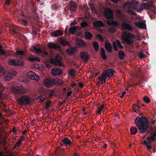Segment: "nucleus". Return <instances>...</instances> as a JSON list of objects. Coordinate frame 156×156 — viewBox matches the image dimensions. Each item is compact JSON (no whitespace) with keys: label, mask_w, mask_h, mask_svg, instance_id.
Returning <instances> with one entry per match:
<instances>
[{"label":"nucleus","mask_w":156,"mask_h":156,"mask_svg":"<svg viewBox=\"0 0 156 156\" xmlns=\"http://www.w3.org/2000/svg\"><path fill=\"white\" fill-rule=\"evenodd\" d=\"M16 129H15V128L14 127H13V128H12V132L14 133H16Z\"/></svg>","instance_id":"338daca9"},{"label":"nucleus","mask_w":156,"mask_h":156,"mask_svg":"<svg viewBox=\"0 0 156 156\" xmlns=\"http://www.w3.org/2000/svg\"><path fill=\"white\" fill-rule=\"evenodd\" d=\"M19 22L21 24L25 26H26L28 24V23L27 20L24 19H20Z\"/></svg>","instance_id":"e433bc0d"},{"label":"nucleus","mask_w":156,"mask_h":156,"mask_svg":"<svg viewBox=\"0 0 156 156\" xmlns=\"http://www.w3.org/2000/svg\"><path fill=\"white\" fill-rule=\"evenodd\" d=\"M75 72V70L74 69H72L69 71V74L72 76H75L74 73Z\"/></svg>","instance_id":"37998d69"},{"label":"nucleus","mask_w":156,"mask_h":156,"mask_svg":"<svg viewBox=\"0 0 156 156\" xmlns=\"http://www.w3.org/2000/svg\"><path fill=\"white\" fill-rule=\"evenodd\" d=\"M104 15L106 18L108 20L114 18V13L112 10L109 8H106L104 12Z\"/></svg>","instance_id":"39448f33"},{"label":"nucleus","mask_w":156,"mask_h":156,"mask_svg":"<svg viewBox=\"0 0 156 156\" xmlns=\"http://www.w3.org/2000/svg\"><path fill=\"white\" fill-rule=\"evenodd\" d=\"M16 54L18 55H25V52L24 51L20 50H17L16 51Z\"/></svg>","instance_id":"c03bdc74"},{"label":"nucleus","mask_w":156,"mask_h":156,"mask_svg":"<svg viewBox=\"0 0 156 156\" xmlns=\"http://www.w3.org/2000/svg\"><path fill=\"white\" fill-rule=\"evenodd\" d=\"M62 57L59 55H57L54 58H52L50 60L51 63L56 66H62V64L61 62Z\"/></svg>","instance_id":"423d86ee"},{"label":"nucleus","mask_w":156,"mask_h":156,"mask_svg":"<svg viewBox=\"0 0 156 156\" xmlns=\"http://www.w3.org/2000/svg\"><path fill=\"white\" fill-rule=\"evenodd\" d=\"M27 76L31 79L35 80L36 81H38L39 79V76L32 71L29 72L27 73Z\"/></svg>","instance_id":"f8f14e48"},{"label":"nucleus","mask_w":156,"mask_h":156,"mask_svg":"<svg viewBox=\"0 0 156 156\" xmlns=\"http://www.w3.org/2000/svg\"><path fill=\"white\" fill-rule=\"evenodd\" d=\"M37 100H40V101H43L44 100V98H43V97H42L41 96H38V97L37 98Z\"/></svg>","instance_id":"3c124183"},{"label":"nucleus","mask_w":156,"mask_h":156,"mask_svg":"<svg viewBox=\"0 0 156 156\" xmlns=\"http://www.w3.org/2000/svg\"><path fill=\"white\" fill-rule=\"evenodd\" d=\"M69 30L72 34H74L77 30V28L76 27H70Z\"/></svg>","instance_id":"a878e982"},{"label":"nucleus","mask_w":156,"mask_h":156,"mask_svg":"<svg viewBox=\"0 0 156 156\" xmlns=\"http://www.w3.org/2000/svg\"><path fill=\"white\" fill-rule=\"evenodd\" d=\"M18 101L21 105H27L30 103V99L29 96L24 95L18 99Z\"/></svg>","instance_id":"20e7f679"},{"label":"nucleus","mask_w":156,"mask_h":156,"mask_svg":"<svg viewBox=\"0 0 156 156\" xmlns=\"http://www.w3.org/2000/svg\"><path fill=\"white\" fill-rule=\"evenodd\" d=\"M156 14V10L154 9V10H152L151 11L150 13V16H151V15H152L153 16H154Z\"/></svg>","instance_id":"864d4df0"},{"label":"nucleus","mask_w":156,"mask_h":156,"mask_svg":"<svg viewBox=\"0 0 156 156\" xmlns=\"http://www.w3.org/2000/svg\"><path fill=\"white\" fill-rule=\"evenodd\" d=\"M134 112L137 113L139 112V109L140 107L138 105L135 104H134L132 106Z\"/></svg>","instance_id":"c756f323"},{"label":"nucleus","mask_w":156,"mask_h":156,"mask_svg":"<svg viewBox=\"0 0 156 156\" xmlns=\"http://www.w3.org/2000/svg\"><path fill=\"white\" fill-rule=\"evenodd\" d=\"M123 6L126 7L128 9L126 11L129 14L133 15H136L135 12L131 9H133L139 12L142 11L144 8L145 9H149L151 8H153L155 9V7L151 3H143L142 5H138L136 3H133L131 2H127L125 3Z\"/></svg>","instance_id":"f03ea898"},{"label":"nucleus","mask_w":156,"mask_h":156,"mask_svg":"<svg viewBox=\"0 0 156 156\" xmlns=\"http://www.w3.org/2000/svg\"><path fill=\"white\" fill-rule=\"evenodd\" d=\"M59 80L58 79H47L44 81L45 85L48 87H50L52 86L57 84L58 81Z\"/></svg>","instance_id":"0eeeda50"},{"label":"nucleus","mask_w":156,"mask_h":156,"mask_svg":"<svg viewBox=\"0 0 156 156\" xmlns=\"http://www.w3.org/2000/svg\"><path fill=\"white\" fill-rule=\"evenodd\" d=\"M5 69L3 67L0 66V76L4 75L5 73Z\"/></svg>","instance_id":"a19ab883"},{"label":"nucleus","mask_w":156,"mask_h":156,"mask_svg":"<svg viewBox=\"0 0 156 156\" xmlns=\"http://www.w3.org/2000/svg\"><path fill=\"white\" fill-rule=\"evenodd\" d=\"M107 23L110 26H114L116 27H118L119 26V23L118 22L116 21L108 20L107 21Z\"/></svg>","instance_id":"412c9836"},{"label":"nucleus","mask_w":156,"mask_h":156,"mask_svg":"<svg viewBox=\"0 0 156 156\" xmlns=\"http://www.w3.org/2000/svg\"><path fill=\"white\" fill-rule=\"evenodd\" d=\"M116 42L117 45L118 46L119 48L121 49H123V47L121 44L120 41L119 40H116Z\"/></svg>","instance_id":"49530a36"},{"label":"nucleus","mask_w":156,"mask_h":156,"mask_svg":"<svg viewBox=\"0 0 156 156\" xmlns=\"http://www.w3.org/2000/svg\"><path fill=\"white\" fill-rule=\"evenodd\" d=\"M98 80H99V81H100L101 83V84L104 83V82H103V79L102 77V76H99L98 77Z\"/></svg>","instance_id":"603ef678"},{"label":"nucleus","mask_w":156,"mask_h":156,"mask_svg":"<svg viewBox=\"0 0 156 156\" xmlns=\"http://www.w3.org/2000/svg\"><path fill=\"white\" fill-rule=\"evenodd\" d=\"M70 5V10L72 12H75L76 10V8L77 7V4H76L75 2L72 1H70L69 2Z\"/></svg>","instance_id":"a211bd4d"},{"label":"nucleus","mask_w":156,"mask_h":156,"mask_svg":"<svg viewBox=\"0 0 156 156\" xmlns=\"http://www.w3.org/2000/svg\"><path fill=\"white\" fill-rule=\"evenodd\" d=\"M33 48L34 51H36V53H39L43 57L48 55V53L47 52L44 51V50H42L39 48H37L34 46L33 47Z\"/></svg>","instance_id":"4468645a"},{"label":"nucleus","mask_w":156,"mask_h":156,"mask_svg":"<svg viewBox=\"0 0 156 156\" xmlns=\"http://www.w3.org/2000/svg\"><path fill=\"white\" fill-rule=\"evenodd\" d=\"M22 142V140H20V139L17 140V141L15 144L14 147L13 148V149H15L17 147H19L20 145V144Z\"/></svg>","instance_id":"58836bf2"},{"label":"nucleus","mask_w":156,"mask_h":156,"mask_svg":"<svg viewBox=\"0 0 156 156\" xmlns=\"http://www.w3.org/2000/svg\"><path fill=\"white\" fill-rule=\"evenodd\" d=\"M46 67L47 68H50L51 67L50 64L49 63H48L46 64Z\"/></svg>","instance_id":"0e129e2a"},{"label":"nucleus","mask_w":156,"mask_h":156,"mask_svg":"<svg viewBox=\"0 0 156 156\" xmlns=\"http://www.w3.org/2000/svg\"><path fill=\"white\" fill-rule=\"evenodd\" d=\"M122 39L128 44H131L133 43L134 41L133 38L134 36L130 33H124L122 36Z\"/></svg>","instance_id":"7ed1b4c3"},{"label":"nucleus","mask_w":156,"mask_h":156,"mask_svg":"<svg viewBox=\"0 0 156 156\" xmlns=\"http://www.w3.org/2000/svg\"><path fill=\"white\" fill-rule=\"evenodd\" d=\"M19 30V27H16L13 28L12 30V34L14 35L18 34Z\"/></svg>","instance_id":"7c9ffc66"},{"label":"nucleus","mask_w":156,"mask_h":156,"mask_svg":"<svg viewBox=\"0 0 156 156\" xmlns=\"http://www.w3.org/2000/svg\"><path fill=\"white\" fill-rule=\"evenodd\" d=\"M113 48L115 51H117L118 50V48L116 46V44L114 41L113 42Z\"/></svg>","instance_id":"8fccbe9b"},{"label":"nucleus","mask_w":156,"mask_h":156,"mask_svg":"<svg viewBox=\"0 0 156 156\" xmlns=\"http://www.w3.org/2000/svg\"><path fill=\"white\" fill-rule=\"evenodd\" d=\"M67 53L69 55L75 53L77 52V50L76 47H72L68 48L66 51Z\"/></svg>","instance_id":"5701e85b"},{"label":"nucleus","mask_w":156,"mask_h":156,"mask_svg":"<svg viewBox=\"0 0 156 156\" xmlns=\"http://www.w3.org/2000/svg\"><path fill=\"white\" fill-rule=\"evenodd\" d=\"M135 122L140 133L144 134L147 132L149 133V136L146 138L148 141L144 140V143L146 145L148 150H150L152 147L151 142L156 140V130L154 129L152 126H150L148 129L149 123L148 119L145 117L138 116L135 119Z\"/></svg>","instance_id":"f257e3e1"},{"label":"nucleus","mask_w":156,"mask_h":156,"mask_svg":"<svg viewBox=\"0 0 156 156\" xmlns=\"http://www.w3.org/2000/svg\"><path fill=\"white\" fill-rule=\"evenodd\" d=\"M51 73L54 76L60 75L62 73V72L61 69L54 68L51 70Z\"/></svg>","instance_id":"6ab92c4d"},{"label":"nucleus","mask_w":156,"mask_h":156,"mask_svg":"<svg viewBox=\"0 0 156 156\" xmlns=\"http://www.w3.org/2000/svg\"><path fill=\"white\" fill-rule=\"evenodd\" d=\"M138 55L140 58H143L145 57V56L141 51H140Z\"/></svg>","instance_id":"09e8293b"},{"label":"nucleus","mask_w":156,"mask_h":156,"mask_svg":"<svg viewBox=\"0 0 156 156\" xmlns=\"http://www.w3.org/2000/svg\"><path fill=\"white\" fill-rule=\"evenodd\" d=\"M108 31L111 33H114L115 31V29L114 27H111L108 29Z\"/></svg>","instance_id":"a18cd8bd"},{"label":"nucleus","mask_w":156,"mask_h":156,"mask_svg":"<svg viewBox=\"0 0 156 156\" xmlns=\"http://www.w3.org/2000/svg\"><path fill=\"white\" fill-rule=\"evenodd\" d=\"M101 76L103 78L104 83L106 81V78L108 77L105 75H104V74H103L102 73Z\"/></svg>","instance_id":"5fc2aeb1"},{"label":"nucleus","mask_w":156,"mask_h":156,"mask_svg":"<svg viewBox=\"0 0 156 156\" xmlns=\"http://www.w3.org/2000/svg\"><path fill=\"white\" fill-rule=\"evenodd\" d=\"M115 71L113 69L108 68L102 72L104 74L108 77H112L114 76V73Z\"/></svg>","instance_id":"9b49d317"},{"label":"nucleus","mask_w":156,"mask_h":156,"mask_svg":"<svg viewBox=\"0 0 156 156\" xmlns=\"http://www.w3.org/2000/svg\"><path fill=\"white\" fill-rule=\"evenodd\" d=\"M130 133L132 135L135 134L138 131V129L136 127H131L130 129Z\"/></svg>","instance_id":"cd10ccee"},{"label":"nucleus","mask_w":156,"mask_h":156,"mask_svg":"<svg viewBox=\"0 0 156 156\" xmlns=\"http://www.w3.org/2000/svg\"><path fill=\"white\" fill-rule=\"evenodd\" d=\"M57 151L59 153L63 155H64L65 150L64 148L59 147L57 149Z\"/></svg>","instance_id":"ea45409f"},{"label":"nucleus","mask_w":156,"mask_h":156,"mask_svg":"<svg viewBox=\"0 0 156 156\" xmlns=\"http://www.w3.org/2000/svg\"><path fill=\"white\" fill-rule=\"evenodd\" d=\"M60 43L63 46L69 45H70L69 43L65 40L64 39H62L60 40Z\"/></svg>","instance_id":"2f4dec72"},{"label":"nucleus","mask_w":156,"mask_h":156,"mask_svg":"<svg viewBox=\"0 0 156 156\" xmlns=\"http://www.w3.org/2000/svg\"><path fill=\"white\" fill-rule=\"evenodd\" d=\"M83 85V84L82 83H79V86L80 87H82Z\"/></svg>","instance_id":"69168bd1"},{"label":"nucleus","mask_w":156,"mask_h":156,"mask_svg":"<svg viewBox=\"0 0 156 156\" xmlns=\"http://www.w3.org/2000/svg\"><path fill=\"white\" fill-rule=\"evenodd\" d=\"M48 48L51 49H56L59 48V47L57 43L50 42L48 44Z\"/></svg>","instance_id":"4be33fe9"},{"label":"nucleus","mask_w":156,"mask_h":156,"mask_svg":"<svg viewBox=\"0 0 156 156\" xmlns=\"http://www.w3.org/2000/svg\"><path fill=\"white\" fill-rule=\"evenodd\" d=\"M101 58L104 60L107 59L106 56L105 54V50L104 48H102L101 49Z\"/></svg>","instance_id":"bb28decb"},{"label":"nucleus","mask_w":156,"mask_h":156,"mask_svg":"<svg viewBox=\"0 0 156 156\" xmlns=\"http://www.w3.org/2000/svg\"><path fill=\"white\" fill-rule=\"evenodd\" d=\"M9 62L10 65L15 66H22L23 65V62L22 61L16 59H10Z\"/></svg>","instance_id":"6e6552de"},{"label":"nucleus","mask_w":156,"mask_h":156,"mask_svg":"<svg viewBox=\"0 0 156 156\" xmlns=\"http://www.w3.org/2000/svg\"><path fill=\"white\" fill-rule=\"evenodd\" d=\"M0 156H5V154L3 152H0Z\"/></svg>","instance_id":"774afa93"},{"label":"nucleus","mask_w":156,"mask_h":156,"mask_svg":"<svg viewBox=\"0 0 156 156\" xmlns=\"http://www.w3.org/2000/svg\"><path fill=\"white\" fill-rule=\"evenodd\" d=\"M94 25L98 27H102L104 26L103 22L100 20H97L93 23Z\"/></svg>","instance_id":"aec40b11"},{"label":"nucleus","mask_w":156,"mask_h":156,"mask_svg":"<svg viewBox=\"0 0 156 156\" xmlns=\"http://www.w3.org/2000/svg\"><path fill=\"white\" fill-rule=\"evenodd\" d=\"M80 25L83 28H85L86 27L89 26V24L87 21L83 22L81 23Z\"/></svg>","instance_id":"4c0bfd02"},{"label":"nucleus","mask_w":156,"mask_h":156,"mask_svg":"<svg viewBox=\"0 0 156 156\" xmlns=\"http://www.w3.org/2000/svg\"><path fill=\"white\" fill-rule=\"evenodd\" d=\"M136 26L140 28L145 29L146 28V25L142 22H138L135 23Z\"/></svg>","instance_id":"393cba45"},{"label":"nucleus","mask_w":156,"mask_h":156,"mask_svg":"<svg viewBox=\"0 0 156 156\" xmlns=\"http://www.w3.org/2000/svg\"><path fill=\"white\" fill-rule=\"evenodd\" d=\"M54 94V92L53 91H51L50 92V94H49V97H51Z\"/></svg>","instance_id":"e2e57ef3"},{"label":"nucleus","mask_w":156,"mask_h":156,"mask_svg":"<svg viewBox=\"0 0 156 156\" xmlns=\"http://www.w3.org/2000/svg\"><path fill=\"white\" fill-rule=\"evenodd\" d=\"M2 46L0 45V55H4L5 51L2 49Z\"/></svg>","instance_id":"6e6d98bb"},{"label":"nucleus","mask_w":156,"mask_h":156,"mask_svg":"<svg viewBox=\"0 0 156 156\" xmlns=\"http://www.w3.org/2000/svg\"><path fill=\"white\" fill-rule=\"evenodd\" d=\"M61 142L62 143V146L68 145L70 146L72 144V143L70 140L66 137H64L63 139H62L61 140Z\"/></svg>","instance_id":"dca6fc26"},{"label":"nucleus","mask_w":156,"mask_h":156,"mask_svg":"<svg viewBox=\"0 0 156 156\" xmlns=\"http://www.w3.org/2000/svg\"><path fill=\"white\" fill-rule=\"evenodd\" d=\"M104 106V104H102L101 105H100V107L99 108H98V110L97 111V114H101V111Z\"/></svg>","instance_id":"79ce46f5"},{"label":"nucleus","mask_w":156,"mask_h":156,"mask_svg":"<svg viewBox=\"0 0 156 156\" xmlns=\"http://www.w3.org/2000/svg\"><path fill=\"white\" fill-rule=\"evenodd\" d=\"M6 56H8L10 55V54L8 52L5 51L4 55Z\"/></svg>","instance_id":"680f3d73"},{"label":"nucleus","mask_w":156,"mask_h":156,"mask_svg":"<svg viewBox=\"0 0 156 156\" xmlns=\"http://www.w3.org/2000/svg\"><path fill=\"white\" fill-rule=\"evenodd\" d=\"M93 45L95 50L97 51L98 50L99 45L98 43L96 41H94L93 43Z\"/></svg>","instance_id":"c9c22d12"},{"label":"nucleus","mask_w":156,"mask_h":156,"mask_svg":"<svg viewBox=\"0 0 156 156\" xmlns=\"http://www.w3.org/2000/svg\"><path fill=\"white\" fill-rule=\"evenodd\" d=\"M49 104H50L49 102H47L46 103V105H45V109H47L50 106Z\"/></svg>","instance_id":"13d9d810"},{"label":"nucleus","mask_w":156,"mask_h":156,"mask_svg":"<svg viewBox=\"0 0 156 156\" xmlns=\"http://www.w3.org/2000/svg\"><path fill=\"white\" fill-rule=\"evenodd\" d=\"M63 33L60 30H57L51 33V35L52 36L57 37L58 36H60L62 35Z\"/></svg>","instance_id":"b1692460"},{"label":"nucleus","mask_w":156,"mask_h":156,"mask_svg":"<svg viewBox=\"0 0 156 156\" xmlns=\"http://www.w3.org/2000/svg\"><path fill=\"white\" fill-rule=\"evenodd\" d=\"M121 27L123 30L132 31L133 29L132 27L129 24L125 22H123L121 24Z\"/></svg>","instance_id":"2eb2a0df"},{"label":"nucleus","mask_w":156,"mask_h":156,"mask_svg":"<svg viewBox=\"0 0 156 156\" xmlns=\"http://www.w3.org/2000/svg\"><path fill=\"white\" fill-rule=\"evenodd\" d=\"M84 35L86 39L88 40L91 39L92 37V35L89 32H86L84 33Z\"/></svg>","instance_id":"c85d7f7f"},{"label":"nucleus","mask_w":156,"mask_h":156,"mask_svg":"<svg viewBox=\"0 0 156 156\" xmlns=\"http://www.w3.org/2000/svg\"><path fill=\"white\" fill-rule=\"evenodd\" d=\"M105 49L108 52L111 53L112 51V46L110 42L108 41H106L105 44Z\"/></svg>","instance_id":"f3484780"},{"label":"nucleus","mask_w":156,"mask_h":156,"mask_svg":"<svg viewBox=\"0 0 156 156\" xmlns=\"http://www.w3.org/2000/svg\"><path fill=\"white\" fill-rule=\"evenodd\" d=\"M72 93V91H70L67 94V97H68L69 96H71Z\"/></svg>","instance_id":"052dcab7"},{"label":"nucleus","mask_w":156,"mask_h":156,"mask_svg":"<svg viewBox=\"0 0 156 156\" xmlns=\"http://www.w3.org/2000/svg\"><path fill=\"white\" fill-rule=\"evenodd\" d=\"M80 56L82 60L85 62H87L90 58L88 53L85 51L81 52Z\"/></svg>","instance_id":"ddd939ff"},{"label":"nucleus","mask_w":156,"mask_h":156,"mask_svg":"<svg viewBox=\"0 0 156 156\" xmlns=\"http://www.w3.org/2000/svg\"><path fill=\"white\" fill-rule=\"evenodd\" d=\"M15 92L20 94H23L26 93L27 91V90L24 88L23 86L16 87L14 88Z\"/></svg>","instance_id":"1a4fd4ad"},{"label":"nucleus","mask_w":156,"mask_h":156,"mask_svg":"<svg viewBox=\"0 0 156 156\" xmlns=\"http://www.w3.org/2000/svg\"><path fill=\"white\" fill-rule=\"evenodd\" d=\"M16 74V72L11 71L8 72H5L4 76L5 77L6 80H9L13 78Z\"/></svg>","instance_id":"9d476101"},{"label":"nucleus","mask_w":156,"mask_h":156,"mask_svg":"<svg viewBox=\"0 0 156 156\" xmlns=\"http://www.w3.org/2000/svg\"><path fill=\"white\" fill-rule=\"evenodd\" d=\"M97 37L101 41H103V38L102 37L100 34H98L97 35Z\"/></svg>","instance_id":"4d7b16f0"},{"label":"nucleus","mask_w":156,"mask_h":156,"mask_svg":"<svg viewBox=\"0 0 156 156\" xmlns=\"http://www.w3.org/2000/svg\"><path fill=\"white\" fill-rule=\"evenodd\" d=\"M126 93V91H124L123 93H122V95H120V97L121 98H122L125 94Z\"/></svg>","instance_id":"bf43d9fd"},{"label":"nucleus","mask_w":156,"mask_h":156,"mask_svg":"<svg viewBox=\"0 0 156 156\" xmlns=\"http://www.w3.org/2000/svg\"><path fill=\"white\" fill-rule=\"evenodd\" d=\"M119 59L121 60H122L125 57V55L123 51L120 50L119 52Z\"/></svg>","instance_id":"72a5a7b5"},{"label":"nucleus","mask_w":156,"mask_h":156,"mask_svg":"<svg viewBox=\"0 0 156 156\" xmlns=\"http://www.w3.org/2000/svg\"><path fill=\"white\" fill-rule=\"evenodd\" d=\"M143 100L144 101L147 103H148L150 102V99L147 96H145L144 97Z\"/></svg>","instance_id":"de8ad7c7"},{"label":"nucleus","mask_w":156,"mask_h":156,"mask_svg":"<svg viewBox=\"0 0 156 156\" xmlns=\"http://www.w3.org/2000/svg\"><path fill=\"white\" fill-rule=\"evenodd\" d=\"M28 60L31 62L36 61L37 62H39L40 61V59L38 58H36L33 57H30L28 58Z\"/></svg>","instance_id":"f704fd0d"},{"label":"nucleus","mask_w":156,"mask_h":156,"mask_svg":"<svg viewBox=\"0 0 156 156\" xmlns=\"http://www.w3.org/2000/svg\"><path fill=\"white\" fill-rule=\"evenodd\" d=\"M77 43L78 46L80 47H82L85 45L83 41L81 39H78L77 40Z\"/></svg>","instance_id":"473e14b6"}]
</instances>
